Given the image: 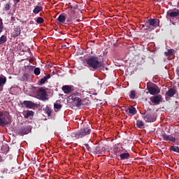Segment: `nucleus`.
<instances>
[{"instance_id": "nucleus-1", "label": "nucleus", "mask_w": 179, "mask_h": 179, "mask_svg": "<svg viewBox=\"0 0 179 179\" xmlns=\"http://www.w3.org/2000/svg\"><path fill=\"white\" fill-rule=\"evenodd\" d=\"M86 63L87 67L93 70V71L101 69L103 66V63L99 57V56H90L86 59Z\"/></svg>"}, {"instance_id": "nucleus-2", "label": "nucleus", "mask_w": 179, "mask_h": 179, "mask_svg": "<svg viewBox=\"0 0 179 179\" xmlns=\"http://www.w3.org/2000/svg\"><path fill=\"white\" fill-rule=\"evenodd\" d=\"M143 27H144L145 31L151 32L158 27H160V20L159 18H149L145 21Z\"/></svg>"}, {"instance_id": "nucleus-3", "label": "nucleus", "mask_w": 179, "mask_h": 179, "mask_svg": "<svg viewBox=\"0 0 179 179\" xmlns=\"http://www.w3.org/2000/svg\"><path fill=\"white\" fill-rule=\"evenodd\" d=\"M92 132V129L89 124H84L80 130L76 131V138L80 139V138H83V136H87V135H90Z\"/></svg>"}, {"instance_id": "nucleus-4", "label": "nucleus", "mask_w": 179, "mask_h": 179, "mask_svg": "<svg viewBox=\"0 0 179 179\" xmlns=\"http://www.w3.org/2000/svg\"><path fill=\"white\" fill-rule=\"evenodd\" d=\"M36 96L38 99H41V101H46L47 99H48V92L43 87H40L36 91Z\"/></svg>"}, {"instance_id": "nucleus-5", "label": "nucleus", "mask_w": 179, "mask_h": 179, "mask_svg": "<svg viewBox=\"0 0 179 179\" xmlns=\"http://www.w3.org/2000/svg\"><path fill=\"white\" fill-rule=\"evenodd\" d=\"M75 18H76V8L72 7L66 15V21L67 22H72Z\"/></svg>"}, {"instance_id": "nucleus-6", "label": "nucleus", "mask_w": 179, "mask_h": 179, "mask_svg": "<svg viewBox=\"0 0 179 179\" xmlns=\"http://www.w3.org/2000/svg\"><path fill=\"white\" fill-rule=\"evenodd\" d=\"M9 122L8 116L3 115V112L0 110V126H6V124H8Z\"/></svg>"}, {"instance_id": "nucleus-7", "label": "nucleus", "mask_w": 179, "mask_h": 179, "mask_svg": "<svg viewBox=\"0 0 179 179\" xmlns=\"http://www.w3.org/2000/svg\"><path fill=\"white\" fill-rule=\"evenodd\" d=\"M92 150L94 155H102L105 152V148L102 144H98L92 147Z\"/></svg>"}, {"instance_id": "nucleus-8", "label": "nucleus", "mask_w": 179, "mask_h": 179, "mask_svg": "<svg viewBox=\"0 0 179 179\" xmlns=\"http://www.w3.org/2000/svg\"><path fill=\"white\" fill-rule=\"evenodd\" d=\"M70 98H71L76 106L79 107L81 106L82 105H84V101L79 98V96H76V95H70Z\"/></svg>"}, {"instance_id": "nucleus-9", "label": "nucleus", "mask_w": 179, "mask_h": 179, "mask_svg": "<svg viewBox=\"0 0 179 179\" xmlns=\"http://www.w3.org/2000/svg\"><path fill=\"white\" fill-rule=\"evenodd\" d=\"M143 117L145 122H155L156 120V117H155L154 115L148 112H145L143 115Z\"/></svg>"}, {"instance_id": "nucleus-10", "label": "nucleus", "mask_w": 179, "mask_h": 179, "mask_svg": "<svg viewBox=\"0 0 179 179\" xmlns=\"http://www.w3.org/2000/svg\"><path fill=\"white\" fill-rule=\"evenodd\" d=\"M150 99L152 103L159 105L162 101V95H157V94H155L154 96H150Z\"/></svg>"}, {"instance_id": "nucleus-11", "label": "nucleus", "mask_w": 179, "mask_h": 179, "mask_svg": "<svg viewBox=\"0 0 179 179\" xmlns=\"http://www.w3.org/2000/svg\"><path fill=\"white\" fill-rule=\"evenodd\" d=\"M147 89L148 90L150 94L154 96H155L156 94H159L160 92L159 87H149L148 85H147Z\"/></svg>"}, {"instance_id": "nucleus-12", "label": "nucleus", "mask_w": 179, "mask_h": 179, "mask_svg": "<svg viewBox=\"0 0 179 179\" xmlns=\"http://www.w3.org/2000/svg\"><path fill=\"white\" fill-rule=\"evenodd\" d=\"M27 134H29V127H27V126H22V127L18 130V134L21 135V136H23V135H27Z\"/></svg>"}, {"instance_id": "nucleus-13", "label": "nucleus", "mask_w": 179, "mask_h": 179, "mask_svg": "<svg viewBox=\"0 0 179 179\" xmlns=\"http://www.w3.org/2000/svg\"><path fill=\"white\" fill-rule=\"evenodd\" d=\"M23 103L26 108H29L31 109L38 106V103H35V102H33L32 101H24Z\"/></svg>"}, {"instance_id": "nucleus-14", "label": "nucleus", "mask_w": 179, "mask_h": 179, "mask_svg": "<svg viewBox=\"0 0 179 179\" xmlns=\"http://www.w3.org/2000/svg\"><path fill=\"white\" fill-rule=\"evenodd\" d=\"M162 138L164 141H170V142H176V137H173V136H171V134H166V133L162 134Z\"/></svg>"}, {"instance_id": "nucleus-15", "label": "nucleus", "mask_w": 179, "mask_h": 179, "mask_svg": "<svg viewBox=\"0 0 179 179\" xmlns=\"http://www.w3.org/2000/svg\"><path fill=\"white\" fill-rule=\"evenodd\" d=\"M167 15L171 17H176L179 16V10H176V11H173V10H169L167 11Z\"/></svg>"}, {"instance_id": "nucleus-16", "label": "nucleus", "mask_w": 179, "mask_h": 179, "mask_svg": "<svg viewBox=\"0 0 179 179\" xmlns=\"http://www.w3.org/2000/svg\"><path fill=\"white\" fill-rule=\"evenodd\" d=\"M62 90L64 91V94H69L73 91V88L71 85H63Z\"/></svg>"}, {"instance_id": "nucleus-17", "label": "nucleus", "mask_w": 179, "mask_h": 179, "mask_svg": "<svg viewBox=\"0 0 179 179\" xmlns=\"http://www.w3.org/2000/svg\"><path fill=\"white\" fill-rule=\"evenodd\" d=\"M20 34H21V29L20 27H17V28H15L13 32H12V36H13V38H16L17 36H19Z\"/></svg>"}, {"instance_id": "nucleus-18", "label": "nucleus", "mask_w": 179, "mask_h": 179, "mask_svg": "<svg viewBox=\"0 0 179 179\" xmlns=\"http://www.w3.org/2000/svg\"><path fill=\"white\" fill-rule=\"evenodd\" d=\"M176 94L175 88H169L167 92H166V96H173Z\"/></svg>"}, {"instance_id": "nucleus-19", "label": "nucleus", "mask_w": 179, "mask_h": 179, "mask_svg": "<svg viewBox=\"0 0 179 179\" xmlns=\"http://www.w3.org/2000/svg\"><path fill=\"white\" fill-rule=\"evenodd\" d=\"M34 110H24V117L27 119L28 117H30V116H34Z\"/></svg>"}, {"instance_id": "nucleus-20", "label": "nucleus", "mask_w": 179, "mask_h": 179, "mask_svg": "<svg viewBox=\"0 0 179 179\" xmlns=\"http://www.w3.org/2000/svg\"><path fill=\"white\" fill-rule=\"evenodd\" d=\"M126 112H129L131 115H135L136 113V109L134 106H131L128 109H126Z\"/></svg>"}, {"instance_id": "nucleus-21", "label": "nucleus", "mask_w": 179, "mask_h": 179, "mask_svg": "<svg viewBox=\"0 0 179 179\" xmlns=\"http://www.w3.org/2000/svg\"><path fill=\"white\" fill-rule=\"evenodd\" d=\"M66 18H67V15H64L63 14H60V15H59L57 18V20L59 21V22L64 23L65 22Z\"/></svg>"}, {"instance_id": "nucleus-22", "label": "nucleus", "mask_w": 179, "mask_h": 179, "mask_svg": "<svg viewBox=\"0 0 179 179\" xmlns=\"http://www.w3.org/2000/svg\"><path fill=\"white\" fill-rule=\"evenodd\" d=\"M129 157V153H122L120 155V160H127Z\"/></svg>"}, {"instance_id": "nucleus-23", "label": "nucleus", "mask_w": 179, "mask_h": 179, "mask_svg": "<svg viewBox=\"0 0 179 179\" xmlns=\"http://www.w3.org/2000/svg\"><path fill=\"white\" fill-rule=\"evenodd\" d=\"M45 112L47 113L48 116H51L52 110L51 109L50 106L47 105L45 108Z\"/></svg>"}, {"instance_id": "nucleus-24", "label": "nucleus", "mask_w": 179, "mask_h": 179, "mask_svg": "<svg viewBox=\"0 0 179 179\" xmlns=\"http://www.w3.org/2000/svg\"><path fill=\"white\" fill-rule=\"evenodd\" d=\"M43 7L40 6H35V8H34V14H38L41 11H42Z\"/></svg>"}, {"instance_id": "nucleus-25", "label": "nucleus", "mask_w": 179, "mask_h": 179, "mask_svg": "<svg viewBox=\"0 0 179 179\" xmlns=\"http://www.w3.org/2000/svg\"><path fill=\"white\" fill-rule=\"evenodd\" d=\"M136 125H137V128H139L140 129H143V128H144V123L143 120H137Z\"/></svg>"}, {"instance_id": "nucleus-26", "label": "nucleus", "mask_w": 179, "mask_h": 179, "mask_svg": "<svg viewBox=\"0 0 179 179\" xmlns=\"http://www.w3.org/2000/svg\"><path fill=\"white\" fill-rule=\"evenodd\" d=\"M51 78V74H47L43 78L41 79V84H45V83Z\"/></svg>"}, {"instance_id": "nucleus-27", "label": "nucleus", "mask_w": 179, "mask_h": 179, "mask_svg": "<svg viewBox=\"0 0 179 179\" xmlns=\"http://www.w3.org/2000/svg\"><path fill=\"white\" fill-rule=\"evenodd\" d=\"M170 150L172 152H176V153H179V147L178 145H171Z\"/></svg>"}, {"instance_id": "nucleus-28", "label": "nucleus", "mask_w": 179, "mask_h": 179, "mask_svg": "<svg viewBox=\"0 0 179 179\" xmlns=\"http://www.w3.org/2000/svg\"><path fill=\"white\" fill-rule=\"evenodd\" d=\"M7 81L6 77H0V87H3Z\"/></svg>"}, {"instance_id": "nucleus-29", "label": "nucleus", "mask_w": 179, "mask_h": 179, "mask_svg": "<svg viewBox=\"0 0 179 179\" xmlns=\"http://www.w3.org/2000/svg\"><path fill=\"white\" fill-rule=\"evenodd\" d=\"M7 41V36L6 35H2L0 37V45H3V43H5V42H6Z\"/></svg>"}, {"instance_id": "nucleus-30", "label": "nucleus", "mask_w": 179, "mask_h": 179, "mask_svg": "<svg viewBox=\"0 0 179 179\" xmlns=\"http://www.w3.org/2000/svg\"><path fill=\"white\" fill-rule=\"evenodd\" d=\"M34 73L36 76H38L39 74H41V69H40V67H36L34 69Z\"/></svg>"}, {"instance_id": "nucleus-31", "label": "nucleus", "mask_w": 179, "mask_h": 179, "mask_svg": "<svg viewBox=\"0 0 179 179\" xmlns=\"http://www.w3.org/2000/svg\"><path fill=\"white\" fill-rule=\"evenodd\" d=\"M54 108L55 109L60 110L62 108V103H54Z\"/></svg>"}, {"instance_id": "nucleus-32", "label": "nucleus", "mask_w": 179, "mask_h": 179, "mask_svg": "<svg viewBox=\"0 0 179 179\" xmlns=\"http://www.w3.org/2000/svg\"><path fill=\"white\" fill-rule=\"evenodd\" d=\"M164 55L166 56H172V55H173V52L171 49H169L167 52H164Z\"/></svg>"}, {"instance_id": "nucleus-33", "label": "nucleus", "mask_w": 179, "mask_h": 179, "mask_svg": "<svg viewBox=\"0 0 179 179\" xmlns=\"http://www.w3.org/2000/svg\"><path fill=\"white\" fill-rule=\"evenodd\" d=\"M36 22H38V24H43L44 19L42 17H38V18H36Z\"/></svg>"}, {"instance_id": "nucleus-34", "label": "nucleus", "mask_w": 179, "mask_h": 179, "mask_svg": "<svg viewBox=\"0 0 179 179\" xmlns=\"http://www.w3.org/2000/svg\"><path fill=\"white\" fill-rule=\"evenodd\" d=\"M129 96L131 99H134V98H136V91H134V90L131 91Z\"/></svg>"}, {"instance_id": "nucleus-35", "label": "nucleus", "mask_w": 179, "mask_h": 179, "mask_svg": "<svg viewBox=\"0 0 179 179\" xmlns=\"http://www.w3.org/2000/svg\"><path fill=\"white\" fill-rule=\"evenodd\" d=\"M85 146L88 152H93V148L89 145V144H85Z\"/></svg>"}, {"instance_id": "nucleus-36", "label": "nucleus", "mask_w": 179, "mask_h": 179, "mask_svg": "<svg viewBox=\"0 0 179 179\" xmlns=\"http://www.w3.org/2000/svg\"><path fill=\"white\" fill-rule=\"evenodd\" d=\"M2 29H3V21L0 17V32H1Z\"/></svg>"}, {"instance_id": "nucleus-37", "label": "nucleus", "mask_w": 179, "mask_h": 179, "mask_svg": "<svg viewBox=\"0 0 179 179\" xmlns=\"http://www.w3.org/2000/svg\"><path fill=\"white\" fill-rule=\"evenodd\" d=\"M10 4H6V5H5V10H6V11H8V10H10Z\"/></svg>"}, {"instance_id": "nucleus-38", "label": "nucleus", "mask_w": 179, "mask_h": 179, "mask_svg": "<svg viewBox=\"0 0 179 179\" xmlns=\"http://www.w3.org/2000/svg\"><path fill=\"white\" fill-rule=\"evenodd\" d=\"M176 73L179 76V67L176 69Z\"/></svg>"}, {"instance_id": "nucleus-39", "label": "nucleus", "mask_w": 179, "mask_h": 179, "mask_svg": "<svg viewBox=\"0 0 179 179\" xmlns=\"http://www.w3.org/2000/svg\"><path fill=\"white\" fill-rule=\"evenodd\" d=\"M27 76H28V74H27V73H25L24 74V77L27 78Z\"/></svg>"}, {"instance_id": "nucleus-40", "label": "nucleus", "mask_w": 179, "mask_h": 179, "mask_svg": "<svg viewBox=\"0 0 179 179\" xmlns=\"http://www.w3.org/2000/svg\"><path fill=\"white\" fill-rule=\"evenodd\" d=\"M16 3H20V0H15Z\"/></svg>"}, {"instance_id": "nucleus-41", "label": "nucleus", "mask_w": 179, "mask_h": 179, "mask_svg": "<svg viewBox=\"0 0 179 179\" xmlns=\"http://www.w3.org/2000/svg\"><path fill=\"white\" fill-rule=\"evenodd\" d=\"M1 160H2V157H1V156L0 155V162H1Z\"/></svg>"}, {"instance_id": "nucleus-42", "label": "nucleus", "mask_w": 179, "mask_h": 179, "mask_svg": "<svg viewBox=\"0 0 179 179\" xmlns=\"http://www.w3.org/2000/svg\"><path fill=\"white\" fill-rule=\"evenodd\" d=\"M3 87H0V90L2 91Z\"/></svg>"}, {"instance_id": "nucleus-43", "label": "nucleus", "mask_w": 179, "mask_h": 179, "mask_svg": "<svg viewBox=\"0 0 179 179\" xmlns=\"http://www.w3.org/2000/svg\"><path fill=\"white\" fill-rule=\"evenodd\" d=\"M178 5H179V1H178Z\"/></svg>"}]
</instances>
